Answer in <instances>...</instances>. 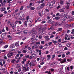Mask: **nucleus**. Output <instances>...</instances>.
Wrapping results in <instances>:
<instances>
[{
  "label": "nucleus",
  "mask_w": 74,
  "mask_h": 74,
  "mask_svg": "<svg viewBox=\"0 0 74 74\" xmlns=\"http://www.w3.org/2000/svg\"><path fill=\"white\" fill-rule=\"evenodd\" d=\"M41 6H42L43 7L45 6V4L44 3H43L41 4Z\"/></svg>",
  "instance_id": "79ce46f5"
},
{
  "label": "nucleus",
  "mask_w": 74,
  "mask_h": 74,
  "mask_svg": "<svg viewBox=\"0 0 74 74\" xmlns=\"http://www.w3.org/2000/svg\"><path fill=\"white\" fill-rule=\"evenodd\" d=\"M45 11H46V12H49V9H45Z\"/></svg>",
  "instance_id": "2f4dec72"
},
{
  "label": "nucleus",
  "mask_w": 74,
  "mask_h": 74,
  "mask_svg": "<svg viewBox=\"0 0 74 74\" xmlns=\"http://www.w3.org/2000/svg\"><path fill=\"white\" fill-rule=\"evenodd\" d=\"M54 26H57V25H58V23H56H56H54Z\"/></svg>",
  "instance_id": "de8ad7c7"
},
{
  "label": "nucleus",
  "mask_w": 74,
  "mask_h": 74,
  "mask_svg": "<svg viewBox=\"0 0 74 74\" xmlns=\"http://www.w3.org/2000/svg\"><path fill=\"white\" fill-rule=\"evenodd\" d=\"M30 66L31 67V69H32V62H31L29 64Z\"/></svg>",
  "instance_id": "393cba45"
},
{
  "label": "nucleus",
  "mask_w": 74,
  "mask_h": 74,
  "mask_svg": "<svg viewBox=\"0 0 74 74\" xmlns=\"http://www.w3.org/2000/svg\"><path fill=\"white\" fill-rule=\"evenodd\" d=\"M70 67L69 66H68L67 67V70H68V71H70Z\"/></svg>",
  "instance_id": "69168bd1"
},
{
  "label": "nucleus",
  "mask_w": 74,
  "mask_h": 74,
  "mask_svg": "<svg viewBox=\"0 0 74 74\" xmlns=\"http://www.w3.org/2000/svg\"><path fill=\"white\" fill-rule=\"evenodd\" d=\"M46 23V21H43L41 22V23L44 24V23Z\"/></svg>",
  "instance_id": "4c0bfd02"
},
{
  "label": "nucleus",
  "mask_w": 74,
  "mask_h": 74,
  "mask_svg": "<svg viewBox=\"0 0 74 74\" xmlns=\"http://www.w3.org/2000/svg\"><path fill=\"white\" fill-rule=\"evenodd\" d=\"M60 18L59 16H56L53 18V20H55V21H58V20H59V19H60Z\"/></svg>",
  "instance_id": "423d86ee"
},
{
  "label": "nucleus",
  "mask_w": 74,
  "mask_h": 74,
  "mask_svg": "<svg viewBox=\"0 0 74 74\" xmlns=\"http://www.w3.org/2000/svg\"><path fill=\"white\" fill-rule=\"evenodd\" d=\"M22 52L24 53H26L27 52V51H26V50L24 49V50H23L22 51Z\"/></svg>",
  "instance_id": "5701e85b"
},
{
  "label": "nucleus",
  "mask_w": 74,
  "mask_h": 74,
  "mask_svg": "<svg viewBox=\"0 0 74 74\" xmlns=\"http://www.w3.org/2000/svg\"><path fill=\"white\" fill-rule=\"evenodd\" d=\"M48 22L49 23H50V24H52L53 23H54L55 22L53 21H52V19H50L48 21Z\"/></svg>",
  "instance_id": "39448f33"
},
{
  "label": "nucleus",
  "mask_w": 74,
  "mask_h": 74,
  "mask_svg": "<svg viewBox=\"0 0 74 74\" xmlns=\"http://www.w3.org/2000/svg\"><path fill=\"white\" fill-rule=\"evenodd\" d=\"M55 56H56L55 54H54L52 56V58H54L55 57Z\"/></svg>",
  "instance_id": "680f3d73"
},
{
  "label": "nucleus",
  "mask_w": 74,
  "mask_h": 74,
  "mask_svg": "<svg viewBox=\"0 0 74 74\" xmlns=\"http://www.w3.org/2000/svg\"><path fill=\"white\" fill-rule=\"evenodd\" d=\"M34 9H35V8L33 7H31L30 8V10H32V11H33V10H34Z\"/></svg>",
  "instance_id": "c756f323"
},
{
  "label": "nucleus",
  "mask_w": 74,
  "mask_h": 74,
  "mask_svg": "<svg viewBox=\"0 0 74 74\" xmlns=\"http://www.w3.org/2000/svg\"><path fill=\"white\" fill-rule=\"evenodd\" d=\"M8 47V45H5L4 46V48H7Z\"/></svg>",
  "instance_id": "774afa93"
},
{
  "label": "nucleus",
  "mask_w": 74,
  "mask_h": 74,
  "mask_svg": "<svg viewBox=\"0 0 74 74\" xmlns=\"http://www.w3.org/2000/svg\"><path fill=\"white\" fill-rule=\"evenodd\" d=\"M42 14H43V15L45 14V11H42Z\"/></svg>",
  "instance_id": "09e8293b"
},
{
  "label": "nucleus",
  "mask_w": 74,
  "mask_h": 74,
  "mask_svg": "<svg viewBox=\"0 0 74 74\" xmlns=\"http://www.w3.org/2000/svg\"><path fill=\"white\" fill-rule=\"evenodd\" d=\"M72 60L70 59H67V62H70Z\"/></svg>",
  "instance_id": "3c124183"
},
{
  "label": "nucleus",
  "mask_w": 74,
  "mask_h": 74,
  "mask_svg": "<svg viewBox=\"0 0 74 74\" xmlns=\"http://www.w3.org/2000/svg\"><path fill=\"white\" fill-rule=\"evenodd\" d=\"M18 71L19 73L21 72V69L19 68L18 70Z\"/></svg>",
  "instance_id": "603ef678"
},
{
  "label": "nucleus",
  "mask_w": 74,
  "mask_h": 74,
  "mask_svg": "<svg viewBox=\"0 0 74 74\" xmlns=\"http://www.w3.org/2000/svg\"><path fill=\"white\" fill-rule=\"evenodd\" d=\"M45 59V58L44 57H42L41 58V60H42V62H44V60Z\"/></svg>",
  "instance_id": "7c9ffc66"
},
{
  "label": "nucleus",
  "mask_w": 74,
  "mask_h": 74,
  "mask_svg": "<svg viewBox=\"0 0 74 74\" xmlns=\"http://www.w3.org/2000/svg\"><path fill=\"white\" fill-rule=\"evenodd\" d=\"M64 18L61 19V22H64L65 21V19H66L67 18H68L69 16L68 15H67V14H64Z\"/></svg>",
  "instance_id": "f257e3e1"
},
{
  "label": "nucleus",
  "mask_w": 74,
  "mask_h": 74,
  "mask_svg": "<svg viewBox=\"0 0 74 74\" xmlns=\"http://www.w3.org/2000/svg\"><path fill=\"white\" fill-rule=\"evenodd\" d=\"M52 42H53V43L54 44H56V43H57V41L56 40L55 41V40H52Z\"/></svg>",
  "instance_id": "cd10ccee"
},
{
  "label": "nucleus",
  "mask_w": 74,
  "mask_h": 74,
  "mask_svg": "<svg viewBox=\"0 0 74 74\" xmlns=\"http://www.w3.org/2000/svg\"><path fill=\"white\" fill-rule=\"evenodd\" d=\"M49 36H45L44 37L45 38L47 39V41H49V40L50 38H49Z\"/></svg>",
  "instance_id": "9d476101"
},
{
  "label": "nucleus",
  "mask_w": 74,
  "mask_h": 74,
  "mask_svg": "<svg viewBox=\"0 0 74 74\" xmlns=\"http://www.w3.org/2000/svg\"><path fill=\"white\" fill-rule=\"evenodd\" d=\"M62 30H63V28H59L58 29L57 32H60V31H61Z\"/></svg>",
  "instance_id": "6ab92c4d"
},
{
  "label": "nucleus",
  "mask_w": 74,
  "mask_h": 74,
  "mask_svg": "<svg viewBox=\"0 0 74 74\" xmlns=\"http://www.w3.org/2000/svg\"><path fill=\"white\" fill-rule=\"evenodd\" d=\"M3 0H0V3H1V5H3Z\"/></svg>",
  "instance_id": "c85d7f7f"
},
{
  "label": "nucleus",
  "mask_w": 74,
  "mask_h": 74,
  "mask_svg": "<svg viewBox=\"0 0 74 74\" xmlns=\"http://www.w3.org/2000/svg\"><path fill=\"white\" fill-rule=\"evenodd\" d=\"M71 43L68 42L66 44V47H70L71 45Z\"/></svg>",
  "instance_id": "ddd939ff"
},
{
  "label": "nucleus",
  "mask_w": 74,
  "mask_h": 74,
  "mask_svg": "<svg viewBox=\"0 0 74 74\" xmlns=\"http://www.w3.org/2000/svg\"><path fill=\"white\" fill-rule=\"evenodd\" d=\"M23 33L24 34H27V32H26L25 30H24L23 32Z\"/></svg>",
  "instance_id": "a878e982"
},
{
  "label": "nucleus",
  "mask_w": 74,
  "mask_h": 74,
  "mask_svg": "<svg viewBox=\"0 0 74 74\" xmlns=\"http://www.w3.org/2000/svg\"><path fill=\"white\" fill-rule=\"evenodd\" d=\"M37 33V32L35 31H33L32 32V33L31 34V36H35Z\"/></svg>",
  "instance_id": "1a4fd4ad"
},
{
  "label": "nucleus",
  "mask_w": 74,
  "mask_h": 74,
  "mask_svg": "<svg viewBox=\"0 0 74 74\" xmlns=\"http://www.w3.org/2000/svg\"><path fill=\"white\" fill-rule=\"evenodd\" d=\"M7 34V32H5L4 33L2 34L1 35L2 37H3L5 38V36H6V34Z\"/></svg>",
  "instance_id": "20e7f679"
},
{
  "label": "nucleus",
  "mask_w": 74,
  "mask_h": 74,
  "mask_svg": "<svg viewBox=\"0 0 74 74\" xmlns=\"http://www.w3.org/2000/svg\"><path fill=\"white\" fill-rule=\"evenodd\" d=\"M66 5H68L69 6V5H70V3L67 2L66 3Z\"/></svg>",
  "instance_id": "e433bc0d"
},
{
  "label": "nucleus",
  "mask_w": 74,
  "mask_h": 74,
  "mask_svg": "<svg viewBox=\"0 0 74 74\" xmlns=\"http://www.w3.org/2000/svg\"><path fill=\"white\" fill-rule=\"evenodd\" d=\"M66 58H64L62 60V61H60V63L61 64L62 63H65L66 62Z\"/></svg>",
  "instance_id": "7ed1b4c3"
},
{
  "label": "nucleus",
  "mask_w": 74,
  "mask_h": 74,
  "mask_svg": "<svg viewBox=\"0 0 74 74\" xmlns=\"http://www.w3.org/2000/svg\"><path fill=\"white\" fill-rule=\"evenodd\" d=\"M27 21L28 22H30V23H32L33 22V20L30 18H29Z\"/></svg>",
  "instance_id": "dca6fc26"
},
{
  "label": "nucleus",
  "mask_w": 74,
  "mask_h": 74,
  "mask_svg": "<svg viewBox=\"0 0 74 74\" xmlns=\"http://www.w3.org/2000/svg\"><path fill=\"white\" fill-rule=\"evenodd\" d=\"M70 52H67L66 53V55H69V54H70Z\"/></svg>",
  "instance_id": "8fccbe9b"
},
{
  "label": "nucleus",
  "mask_w": 74,
  "mask_h": 74,
  "mask_svg": "<svg viewBox=\"0 0 74 74\" xmlns=\"http://www.w3.org/2000/svg\"><path fill=\"white\" fill-rule=\"evenodd\" d=\"M18 23L20 24H22V21H18Z\"/></svg>",
  "instance_id": "052dcab7"
},
{
  "label": "nucleus",
  "mask_w": 74,
  "mask_h": 74,
  "mask_svg": "<svg viewBox=\"0 0 74 74\" xmlns=\"http://www.w3.org/2000/svg\"><path fill=\"white\" fill-rule=\"evenodd\" d=\"M30 18H29V16H27L26 17V20L27 21Z\"/></svg>",
  "instance_id": "58836bf2"
},
{
  "label": "nucleus",
  "mask_w": 74,
  "mask_h": 74,
  "mask_svg": "<svg viewBox=\"0 0 74 74\" xmlns=\"http://www.w3.org/2000/svg\"><path fill=\"white\" fill-rule=\"evenodd\" d=\"M70 68L71 69L73 70V66H70Z\"/></svg>",
  "instance_id": "6e6d98bb"
},
{
  "label": "nucleus",
  "mask_w": 74,
  "mask_h": 74,
  "mask_svg": "<svg viewBox=\"0 0 74 74\" xmlns=\"http://www.w3.org/2000/svg\"><path fill=\"white\" fill-rule=\"evenodd\" d=\"M45 42L44 41H41V44H44Z\"/></svg>",
  "instance_id": "13d9d810"
},
{
  "label": "nucleus",
  "mask_w": 74,
  "mask_h": 74,
  "mask_svg": "<svg viewBox=\"0 0 74 74\" xmlns=\"http://www.w3.org/2000/svg\"><path fill=\"white\" fill-rule=\"evenodd\" d=\"M66 9H67V10H69V5H66V7H65Z\"/></svg>",
  "instance_id": "a19ab883"
},
{
  "label": "nucleus",
  "mask_w": 74,
  "mask_h": 74,
  "mask_svg": "<svg viewBox=\"0 0 74 74\" xmlns=\"http://www.w3.org/2000/svg\"><path fill=\"white\" fill-rule=\"evenodd\" d=\"M62 24H61L60 22L57 23V25H58V26H60Z\"/></svg>",
  "instance_id": "473e14b6"
},
{
  "label": "nucleus",
  "mask_w": 74,
  "mask_h": 74,
  "mask_svg": "<svg viewBox=\"0 0 74 74\" xmlns=\"http://www.w3.org/2000/svg\"><path fill=\"white\" fill-rule=\"evenodd\" d=\"M19 42H16L15 45L16 47H18V45H19Z\"/></svg>",
  "instance_id": "412c9836"
},
{
  "label": "nucleus",
  "mask_w": 74,
  "mask_h": 74,
  "mask_svg": "<svg viewBox=\"0 0 74 74\" xmlns=\"http://www.w3.org/2000/svg\"><path fill=\"white\" fill-rule=\"evenodd\" d=\"M9 48L10 49H13L14 48H15V44H12L10 46Z\"/></svg>",
  "instance_id": "6e6552de"
},
{
  "label": "nucleus",
  "mask_w": 74,
  "mask_h": 74,
  "mask_svg": "<svg viewBox=\"0 0 74 74\" xmlns=\"http://www.w3.org/2000/svg\"><path fill=\"white\" fill-rule=\"evenodd\" d=\"M30 62V61H28L27 63V64L25 66L27 67V66H29V62Z\"/></svg>",
  "instance_id": "72a5a7b5"
},
{
  "label": "nucleus",
  "mask_w": 74,
  "mask_h": 74,
  "mask_svg": "<svg viewBox=\"0 0 74 74\" xmlns=\"http://www.w3.org/2000/svg\"><path fill=\"white\" fill-rule=\"evenodd\" d=\"M16 60H15L14 59L13 60L11 61V63H14V62H15Z\"/></svg>",
  "instance_id": "4d7b16f0"
},
{
  "label": "nucleus",
  "mask_w": 74,
  "mask_h": 74,
  "mask_svg": "<svg viewBox=\"0 0 74 74\" xmlns=\"http://www.w3.org/2000/svg\"><path fill=\"white\" fill-rule=\"evenodd\" d=\"M4 38L3 37H1L0 38V40H4Z\"/></svg>",
  "instance_id": "bf43d9fd"
},
{
  "label": "nucleus",
  "mask_w": 74,
  "mask_h": 74,
  "mask_svg": "<svg viewBox=\"0 0 74 74\" xmlns=\"http://www.w3.org/2000/svg\"><path fill=\"white\" fill-rule=\"evenodd\" d=\"M26 67L24 66L23 67L22 69L24 70H25V71H26Z\"/></svg>",
  "instance_id": "37998d69"
},
{
  "label": "nucleus",
  "mask_w": 74,
  "mask_h": 74,
  "mask_svg": "<svg viewBox=\"0 0 74 74\" xmlns=\"http://www.w3.org/2000/svg\"><path fill=\"white\" fill-rule=\"evenodd\" d=\"M66 56V55H65V54H63L62 55V58H64Z\"/></svg>",
  "instance_id": "864d4df0"
},
{
  "label": "nucleus",
  "mask_w": 74,
  "mask_h": 74,
  "mask_svg": "<svg viewBox=\"0 0 74 74\" xmlns=\"http://www.w3.org/2000/svg\"><path fill=\"white\" fill-rule=\"evenodd\" d=\"M29 55H27L26 56H25V58H29Z\"/></svg>",
  "instance_id": "5fc2aeb1"
},
{
  "label": "nucleus",
  "mask_w": 74,
  "mask_h": 74,
  "mask_svg": "<svg viewBox=\"0 0 74 74\" xmlns=\"http://www.w3.org/2000/svg\"><path fill=\"white\" fill-rule=\"evenodd\" d=\"M64 10H65V8H63L62 9H60L59 11L60 12H64Z\"/></svg>",
  "instance_id": "0eeeda50"
},
{
  "label": "nucleus",
  "mask_w": 74,
  "mask_h": 74,
  "mask_svg": "<svg viewBox=\"0 0 74 74\" xmlns=\"http://www.w3.org/2000/svg\"><path fill=\"white\" fill-rule=\"evenodd\" d=\"M20 67V65L19 64H17V66H16V69H19V67Z\"/></svg>",
  "instance_id": "f704fd0d"
},
{
  "label": "nucleus",
  "mask_w": 74,
  "mask_h": 74,
  "mask_svg": "<svg viewBox=\"0 0 74 74\" xmlns=\"http://www.w3.org/2000/svg\"><path fill=\"white\" fill-rule=\"evenodd\" d=\"M51 3H48L47 4V7H51Z\"/></svg>",
  "instance_id": "4be33fe9"
},
{
  "label": "nucleus",
  "mask_w": 74,
  "mask_h": 74,
  "mask_svg": "<svg viewBox=\"0 0 74 74\" xmlns=\"http://www.w3.org/2000/svg\"><path fill=\"white\" fill-rule=\"evenodd\" d=\"M50 66L51 67H53V66H55V64H53V63H52L50 64Z\"/></svg>",
  "instance_id": "a18cd8bd"
},
{
  "label": "nucleus",
  "mask_w": 74,
  "mask_h": 74,
  "mask_svg": "<svg viewBox=\"0 0 74 74\" xmlns=\"http://www.w3.org/2000/svg\"><path fill=\"white\" fill-rule=\"evenodd\" d=\"M7 37L8 38L9 40H11L12 39V37L10 35H8Z\"/></svg>",
  "instance_id": "9b49d317"
},
{
  "label": "nucleus",
  "mask_w": 74,
  "mask_h": 74,
  "mask_svg": "<svg viewBox=\"0 0 74 74\" xmlns=\"http://www.w3.org/2000/svg\"><path fill=\"white\" fill-rule=\"evenodd\" d=\"M32 36V37L31 39V40H32V41H34V40H36L35 39H34V38H35V36L33 35V36Z\"/></svg>",
  "instance_id": "2eb2a0df"
},
{
  "label": "nucleus",
  "mask_w": 74,
  "mask_h": 74,
  "mask_svg": "<svg viewBox=\"0 0 74 74\" xmlns=\"http://www.w3.org/2000/svg\"><path fill=\"white\" fill-rule=\"evenodd\" d=\"M17 50V49H13V50H10V52L13 51H16Z\"/></svg>",
  "instance_id": "c9c22d12"
},
{
  "label": "nucleus",
  "mask_w": 74,
  "mask_h": 74,
  "mask_svg": "<svg viewBox=\"0 0 74 74\" xmlns=\"http://www.w3.org/2000/svg\"><path fill=\"white\" fill-rule=\"evenodd\" d=\"M3 44H4V42L3 41H0V45H3Z\"/></svg>",
  "instance_id": "bb28decb"
},
{
  "label": "nucleus",
  "mask_w": 74,
  "mask_h": 74,
  "mask_svg": "<svg viewBox=\"0 0 74 74\" xmlns=\"http://www.w3.org/2000/svg\"><path fill=\"white\" fill-rule=\"evenodd\" d=\"M60 3L61 4H62V5H63V3H64V1L62 0H60Z\"/></svg>",
  "instance_id": "a211bd4d"
},
{
  "label": "nucleus",
  "mask_w": 74,
  "mask_h": 74,
  "mask_svg": "<svg viewBox=\"0 0 74 74\" xmlns=\"http://www.w3.org/2000/svg\"><path fill=\"white\" fill-rule=\"evenodd\" d=\"M58 44H59L58 47H62V45L60 43V44H59V43H58Z\"/></svg>",
  "instance_id": "c03bdc74"
},
{
  "label": "nucleus",
  "mask_w": 74,
  "mask_h": 74,
  "mask_svg": "<svg viewBox=\"0 0 74 74\" xmlns=\"http://www.w3.org/2000/svg\"><path fill=\"white\" fill-rule=\"evenodd\" d=\"M24 25L25 26H26V27H27V21H25L24 22Z\"/></svg>",
  "instance_id": "f3484780"
},
{
  "label": "nucleus",
  "mask_w": 74,
  "mask_h": 74,
  "mask_svg": "<svg viewBox=\"0 0 74 74\" xmlns=\"http://www.w3.org/2000/svg\"><path fill=\"white\" fill-rule=\"evenodd\" d=\"M5 29L7 31H9V29H8V27H5Z\"/></svg>",
  "instance_id": "49530a36"
},
{
  "label": "nucleus",
  "mask_w": 74,
  "mask_h": 74,
  "mask_svg": "<svg viewBox=\"0 0 74 74\" xmlns=\"http://www.w3.org/2000/svg\"><path fill=\"white\" fill-rule=\"evenodd\" d=\"M42 36H40L38 38H39V39H41V38H42Z\"/></svg>",
  "instance_id": "0e129e2a"
},
{
  "label": "nucleus",
  "mask_w": 74,
  "mask_h": 74,
  "mask_svg": "<svg viewBox=\"0 0 74 74\" xmlns=\"http://www.w3.org/2000/svg\"><path fill=\"white\" fill-rule=\"evenodd\" d=\"M42 31V33H44V31L42 30V29H41V28L40 27L38 29V32H40V31Z\"/></svg>",
  "instance_id": "f8f14e48"
},
{
  "label": "nucleus",
  "mask_w": 74,
  "mask_h": 74,
  "mask_svg": "<svg viewBox=\"0 0 74 74\" xmlns=\"http://www.w3.org/2000/svg\"><path fill=\"white\" fill-rule=\"evenodd\" d=\"M56 2V1H51V3H52V6H53V5H55V3Z\"/></svg>",
  "instance_id": "aec40b11"
},
{
  "label": "nucleus",
  "mask_w": 74,
  "mask_h": 74,
  "mask_svg": "<svg viewBox=\"0 0 74 74\" xmlns=\"http://www.w3.org/2000/svg\"><path fill=\"white\" fill-rule=\"evenodd\" d=\"M47 60H49L51 59V55H47Z\"/></svg>",
  "instance_id": "4468645a"
},
{
  "label": "nucleus",
  "mask_w": 74,
  "mask_h": 74,
  "mask_svg": "<svg viewBox=\"0 0 74 74\" xmlns=\"http://www.w3.org/2000/svg\"><path fill=\"white\" fill-rule=\"evenodd\" d=\"M41 8H40V6L38 7L37 8V10H40Z\"/></svg>",
  "instance_id": "e2e57ef3"
},
{
  "label": "nucleus",
  "mask_w": 74,
  "mask_h": 74,
  "mask_svg": "<svg viewBox=\"0 0 74 74\" xmlns=\"http://www.w3.org/2000/svg\"><path fill=\"white\" fill-rule=\"evenodd\" d=\"M3 9H4V8H0V11H1L2 12V11H3Z\"/></svg>",
  "instance_id": "ea45409f"
},
{
  "label": "nucleus",
  "mask_w": 74,
  "mask_h": 74,
  "mask_svg": "<svg viewBox=\"0 0 74 74\" xmlns=\"http://www.w3.org/2000/svg\"><path fill=\"white\" fill-rule=\"evenodd\" d=\"M7 56L8 58H11V56H13L14 54H13V52H9L8 54H7Z\"/></svg>",
  "instance_id": "f03ea898"
},
{
  "label": "nucleus",
  "mask_w": 74,
  "mask_h": 74,
  "mask_svg": "<svg viewBox=\"0 0 74 74\" xmlns=\"http://www.w3.org/2000/svg\"><path fill=\"white\" fill-rule=\"evenodd\" d=\"M38 21V22H40V21H41V19L40 18H38L37 19Z\"/></svg>",
  "instance_id": "338daca9"
},
{
  "label": "nucleus",
  "mask_w": 74,
  "mask_h": 74,
  "mask_svg": "<svg viewBox=\"0 0 74 74\" xmlns=\"http://www.w3.org/2000/svg\"><path fill=\"white\" fill-rule=\"evenodd\" d=\"M26 67H27V68H26V69L25 70L26 71H29V66H26Z\"/></svg>",
  "instance_id": "b1692460"
}]
</instances>
